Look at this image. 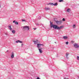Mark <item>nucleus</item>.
<instances>
[{
    "label": "nucleus",
    "mask_w": 79,
    "mask_h": 79,
    "mask_svg": "<svg viewBox=\"0 0 79 79\" xmlns=\"http://www.w3.org/2000/svg\"><path fill=\"white\" fill-rule=\"evenodd\" d=\"M42 48H38V50L39 51V52L40 53H42L43 52V51H42Z\"/></svg>",
    "instance_id": "9"
},
{
    "label": "nucleus",
    "mask_w": 79,
    "mask_h": 79,
    "mask_svg": "<svg viewBox=\"0 0 79 79\" xmlns=\"http://www.w3.org/2000/svg\"><path fill=\"white\" fill-rule=\"evenodd\" d=\"M11 26H9L8 27L9 28V30H10V31H12V28L11 27Z\"/></svg>",
    "instance_id": "16"
},
{
    "label": "nucleus",
    "mask_w": 79,
    "mask_h": 79,
    "mask_svg": "<svg viewBox=\"0 0 79 79\" xmlns=\"http://www.w3.org/2000/svg\"><path fill=\"white\" fill-rule=\"evenodd\" d=\"M75 27H76V25H75V24L73 25V28H75Z\"/></svg>",
    "instance_id": "19"
},
{
    "label": "nucleus",
    "mask_w": 79,
    "mask_h": 79,
    "mask_svg": "<svg viewBox=\"0 0 79 79\" xmlns=\"http://www.w3.org/2000/svg\"><path fill=\"white\" fill-rule=\"evenodd\" d=\"M44 47V45L43 44H37V48H40V47Z\"/></svg>",
    "instance_id": "7"
},
{
    "label": "nucleus",
    "mask_w": 79,
    "mask_h": 79,
    "mask_svg": "<svg viewBox=\"0 0 79 79\" xmlns=\"http://www.w3.org/2000/svg\"><path fill=\"white\" fill-rule=\"evenodd\" d=\"M15 55V53H14V52H12L11 53V58H14V56Z\"/></svg>",
    "instance_id": "8"
},
{
    "label": "nucleus",
    "mask_w": 79,
    "mask_h": 79,
    "mask_svg": "<svg viewBox=\"0 0 79 79\" xmlns=\"http://www.w3.org/2000/svg\"><path fill=\"white\" fill-rule=\"evenodd\" d=\"M48 5H52V6H57L58 5V3H55L53 4L52 3H49Z\"/></svg>",
    "instance_id": "6"
},
{
    "label": "nucleus",
    "mask_w": 79,
    "mask_h": 79,
    "mask_svg": "<svg viewBox=\"0 0 79 79\" xmlns=\"http://www.w3.org/2000/svg\"><path fill=\"white\" fill-rule=\"evenodd\" d=\"M68 36H64L63 37V39H64V40H66L67 39H68Z\"/></svg>",
    "instance_id": "13"
},
{
    "label": "nucleus",
    "mask_w": 79,
    "mask_h": 79,
    "mask_svg": "<svg viewBox=\"0 0 79 79\" xmlns=\"http://www.w3.org/2000/svg\"><path fill=\"white\" fill-rule=\"evenodd\" d=\"M35 24L36 26H39V23H36Z\"/></svg>",
    "instance_id": "25"
},
{
    "label": "nucleus",
    "mask_w": 79,
    "mask_h": 79,
    "mask_svg": "<svg viewBox=\"0 0 79 79\" xmlns=\"http://www.w3.org/2000/svg\"><path fill=\"white\" fill-rule=\"evenodd\" d=\"M22 21L23 22H24H24L26 21V20H25V19H22Z\"/></svg>",
    "instance_id": "22"
},
{
    "label": "nucleus",
    "mask_w": 79,
    "mask_h": 79,
    "mask_svg": "<svg viewBox=\"0 0 79 79\" xmlns=\"http://www.w3.org/2000/svg\"><path fill=\"white\" fill-rule=\"evenodd\" d=\"M16 43H20L21 44H22L23 43V41H19L18 40L15 41Z\"/></svg>",
    "instance_id": "11"
},
{
    "label": "nucleus",
    "mask_w": 79,
    "mask_h": 79,
    "mask_svg": "<svg viewBox=\"0 0 79 79\" xmlns=\"http://www.w3.org/2000/svg\"><path fill=\"white\" fill-rule=\"evenodd\" d=\"M23 45V44H22V45Z\"/></svg>",
    "instance_id": "31"
},
{
    "label": "nucleus",
    "mask_w": 79,
    "mask_h": 79,
    "mask_svg": "<svg viewBox=\"0 0 79 79\" xmlns=\"http://www.w3.org/2000/svg\"><path fill=\"white\" fill-rule=\"evenodd\" d=\"M77 60H79V56H77Z\"/></svg>",
    "instance_id": "24"
},
{
    "label": "nucleus",
    "mask_w": 79,
    "mask_h": 79,
    "mask_svg": "<svg viewBox=\"0 0 79 79\" xmlns=\"http://www.w3.org/2000/svg\"><path fill=\"white\" fill-rule=\"evenodd\" d=\"M67 12L69 13L71 11V10H70V9H67L66 10Z\"/></svg>",
    "instance_id": "14"
},
{
    "label": "nucleus",
    "mask_w": 79,
    "mask_h": 79,
    "mask_svg": "<svg viewBox=\"0 0 79 79\" xmlns=\"http://www.w3.org/2000/svg\"><path fill=\"white\" fill-rule=\"evenodd\" d=\"M38 19H40V17H39L38 18Z\"/></svg>",
    "instance_id": "28"
},
{
    "label": "nucleus",
    "mask_w": 79,
    "mask_h": 79,
    "mask_svg": "<svg viewBox=\"0 0 79 79\" xmlns=\"http://www.w3.org/2000/svg\"><path fill=\"white\" fill-rule=\"evenodd\" d=\"M12 34H15V32H16V31L15 30H13L12 31Z\"/></svg>",
    "instance_id": "17"
},
{
    "label": "nucleus",
    "mask_w": 79,
    "mask_h": 79,
    "mask_svg": "<svg viewBox=\"0 0 79 79\" xmlns=\"http://www.w3.org/2000/svg\"><path fill=\"white\" fill-rule=\"evenodd\" d=\"M33 29H34V30H35V29H36V28H33Z\"/></svg>",
    "instance_id": "29"
},
{
    "label": "nucleus",
    "mask_w": 79,
    "mask_h": 79,
    "mask_svg": "<svg viewBox=\"0 0 79 79\" xmlns=\"http://www.w3.org/2000/svg\"><path fill=\"white\" fill-rule=\"evenodd\" d=\"M37 79H40V78H39V77H38L37 78Z\"/></svg>",
    "instance_id": "27"
},
{
    "label": "nucleus",
    "mask_w": 79,
    "mask_h": 79,
    "mask_svg": "<svg viewBox=\"0 0 79 79\" xmlns=\"http://www.w3.org/2000/svg\"><path fill=\"white\" fill-rule=\"evenodd\" d=\"M64 27V26H60V27H58V26H57V27L56 28V29H57L58 31H60L61 29H62V28H63Z\"/></svg>",
    "instance_id": "4"
},
{
    "label": "nucleus",
    "mask_w": 79,
    "mask_h": 79,
    "mask_svg": "<svg viewBox=\"0 0 79 79\" xmlns=\"http://www.w3.org/2000/svg\"><path fill=\"white\" fill-rule=\"evenodd\" d=\"M78 77V78H79V76Z\"/></svg>",
    "instance_id": "32"
},
{
    "label": "nucleus",
    "mask_w": 79,
    "mask_h": 79,
    "mask_svg": "<svg viewBox=\"0 0 79 79\" xmlns=\"http://www.w3.org/2000/svg\"><path fill=\"white\" fill-rule=\"evenodd\" d=\"M23 29L25 30V31H29V26H24L23 27Z\"/></svg>",
    "instance_id": "3"
},
{
    "label": "nucleus",
    "mask_w": 79,
    "mask_h": 79,
    "mask_svg": "<svg viewBox=\"0 0 79 79\" xmlns=\"http://www.w3.org/2000/svg\"><path fill=\"white\" fill-rule=\"evenodd\" d=\"M50 8L48 7H46L45 8V10H46L47 11H48V10H50Z\"/></svg>",
    "instance_id": "15"
},
{
    "label": "nucleus",
    "mask_w": 79,
    "mask_h": 79,
    "mask_svg": "<svg viewBox=\"0 0 79 79\" xmlns=\"http://www.w3.org/2000/svg\"><path fill=\"white\" fill-rule=\"evenodd\" d=\"M68 44H69L68 42L67 41L65 42V44H66V45H68Z\"/></svg>",
    "instance_id": "21"
},
{
    "label": "nucleus",
    "mask_w": 79,
    "mask_h": 79,
    "mask_svg": "<svg viewBox=\"0 0 79 79\" xmlns=\"http://www.w3.org/2000/svg\"><path fill=\"white\" fill-rule=\"evenodd\" d=\"M62 21H65V19H64V18H63V19H62Z\"/></svg>",
    "instance_id": "23"
},
{
    "label": "nucleus",
    "mask_w": 79,
    "mask_h": 79,
    "mask_svg": "<svg viewBox=\"0 0 79 79\" xmlns=\"http://www.w3.org/2000/svg\"><path fill=\"white\" fill-rule=\"evenodd\" d=\"M73 46L75 48H78L79 47V44L77 43H75L73 44Z\"/></svg>",
    "instance_id": "5"
},
{
    "label": "nucleus",
    "mask_w": 79,
    "mask_h": 79,
    "mask_svg": "<svg viewBox=\"0 0 79 79\" xmlns=\"http://www.w3.org/2000/svg\"><path fill=\"white\" fill-rule=\"evenodd\" d=\"M33 42H34V44H37L38 43H39V41L38 40H36L33 41Z\"/></svg>",
    "instance_id": "10"
},
{
    "label": "nucleus",
    "mask_w": 79,
    "mask_h": 79,
    "mask_svg": "<svg viewBox=\"0 0 79 79\" xmlns=\"http://www.w3.org/2000/svg\"><path fill=\"white\" fill-rule=\"evenodd\" d=\"M69 56V53H67L66 54V57L67 58V59H68L69 58V57L68 56Z\"/></svg>",
    "instance_id": "12"
},
{
    "label": "nucleus",
    "mask_w": 79,
    "mask_h": 79,
    "mask_svg": "<svg viewBox=\"0 0 79 79\" xmlns=\"http://www.w3.org/2000/svg\"><path fill=\"white\" fill-rule=\"evenodd\" d=\"M54 21H55L56 24H58V25H60V24H61L63 23V21L62 20H60L59 21L58 20H56L55 19H54Z\"/></svg>",
    "instance_id": "2"
},
{
    "label": "nucleus",
    "mask_w": 79,
    "mask_h": 79,
    "mask_svg": "<svg viewBox=\"0 0 79 79\" xmlns=\"http://www.w3.org/2000/svg\"><path fill=\"white\" fill-rule=\"evenodd\" d=\"M50 22V26L51 27H53V29H56V27H57V25H53L52 23L51 22V21Z\"/></svg>",
    "instance_id": "1"
},
{
    "label": "nucleus",
    "mask_w": 79,
    "mask_h": 79,
    "mask_svg": "<svg viewBox=\"0 0 79 79\" xmlns=\"http://www.w3.org/2000/svg\"><path fill=\"white\" fill-rule=\"evenodd\" d=\"M16 21H13V23H15V22Z\"/></svg>",
    "instance_id": "26"
},
{
    "label": "nucleus",
    "mask_w": 79,
    "mask_h": 79,
    "mask_svg": "<svg viewBox=\"0 0 79 79\" xmlns=\"http://www.w3.org/2000/svg\"><path fill=\"white\" fill-rule=\"evenodd\" d=\"M15 24H17V25H18V22L16 21H15Z\"/></svg>",
    "instance_id": "20"
},
{
    "label": "nucleus",
    "mask_w": 79,
    "mask_h": 79,
    "mask_svg": "<svg viewBox=\"0 0 79 79\" xmlns=\"http://www.w3.org/2000/svg\"><path fill=\"white\" fill-rule=\"evenodd\" d=\"M64 2V1L63 0H59V2Z\"/></svg>",
    "instance_id": "18"
},
{
    "label": "nucleus",
    "mask_w": 79,
    "mask_h": 79,
    "mask_svg": "<svg viewBox=\"0 0 79 79\" xmlns=\"http://www.w3.org/2000/svg\"><path fill=\"white\" fill-rule=\"evenodd\" d=\"M8 52V50L6 52Z\"/></svg>",
    "instance_id": "30"
}]
</instances>
